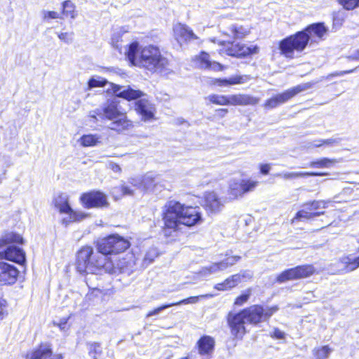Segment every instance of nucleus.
Masks as SVG:
<instances>
[{
    "instance_id": "25",
    "label": "nucleus",
    "mask_w": 359,
    "mask_h": 359,
    "mask_svg": "<svg viewBox=\"0 0 359 359\" xmlns=\"http://www.w3.org/2000/svg\"><path fill=\"white\" fill-rule=\"evenodd\" d=\"M326 173L314 172H282L274 175L276 177L282 178L285 180H292L298 177H304L309 176H323Z\"/></svg>"
},
{
    "instance_id": "24",
    "label": "nucleus",
    "mask_w": 359,
    "mask_h": 359,
    "mask_svg": "<svg viewBox=\"0 0 359 359\" xmlns=\"http://www.w3.org/2000/svg\"><path fill=\"white\" fill-rule=\"evenodd\" d=\"M207 295L205 296H197V297H188L187 299H182L180 302H175V303H171V304H163L155 309H154L153 311H149L146 317L147 318H149L151 316H155V315H158L161 311L165 309H168L169 307H171L172 306H177V305H182V304H196L198 302L199 300V298L200 297H206Z\"/></svg>"
},
{
    "instance_id": "62",
    "label": "nucleus",
    "mask_w": 359,
    "mask_h": 359,
    "mask_svg": "<svg viewBox=\"0 0 359 359\" xmlns=\"http://www.w3.org/2000/svg\"><path fill=\"white\" fill-rule=\"evenodd\" d=\"M218 112L219 113L220 116H224L228 113L227 109H218Z\"/></svg>"
},
{
    "instance_id": "57",
    "label": "nucleus",
    "mask_w": 359,
    "mask_h": 359,
    "mask_svg": "<svg viewBox=\"0 0 359 359\" xmlns=\"http://www.w3.org/2000/svg\"><path fill=\"white\" fill-rule=\"evenodd\" d=\"M236 275L241 276V282L242 280L250 279L252 276V273L249 271H243L241 273H237Z\"/></svg>"
},
{
    "instance_id": "44",
    "label": "nucleus",
    "mask_w": 359,
    "mask_h": 359,
    "mask_svg": "<svg viewBox=\"0 0 359 359\" xmlns=\"http://www.w3.org/2000/svg\"><path fill=\"white\" fill-rule=\"evenodd\" d=\"M330 203V201H313V202L306 204L305 205H310L311 208L309 210H317L318 208H327V204Z\"/></svg>"
},
{
    "instance_id": "10",
    "label": "nucleus",
    "mask_w": 359,
    "mask_h": 359,
    "mask_svg": "<svg viewBox=\"0 0 359 359\" xmlns=\"http://www.w3.org/2000/svg\"><path fill=\"white\" fill-rule=\"evenodd\" d=\"M278 310L277 306L264 308L261 306L254 305L241 311L247 323L257 324L262 320L269 318Z\"/></svg>"
},
{
    "instance_id": "9",
    "label": "nucleus",
    "mask_w": 359,
    "mask_h": 359,
    "mask_svg": "<svg viewBox=\"0 0 359 359\" xmlns=\"http://www.w3.org/2000/svg\"><path fill=\"white\" fill-rule=\"evenodd\" d=\"M259 184V182L251 178H232L229 182V194L232 200L243 197L252 192Z\"/></svg>"
},
{
    "instance_id": "58",
    "label": "nucleus",
    "mask_w": 359,
    "mask_h": 359,
    "mask_svg": "<svg viewBox=\"0 0 359 359\" xmlns=\"http://www.w3.org/2000/svg\"><path fill=\"white\" fill-rule=\"evenodd\" d=\"M6 302L4 299H0V318H3L6 314Z\"/></svg>"
},
{
    "instance_id": "19",
    "label": "nucleus",
    "mask_w": 359,
    "mask_h": 359,
    "mask_svg": "<svg viewBox=\"0 0 359 359\" xmlns=\"http://www.w3.org/2000/svg\"><path fill=\"white\" fill-rule=\"evenodd\" d=\"M62 215L61 223L67 226L74 222H79L88 217L87 213L82 211L74 210L71 206L60 212Z\"/></svg>"
},
{
    "instance_id": "8",
    "label": "nucleus",
    "mask_w": 359,
    "mask_h": 359,
    "mask_svg": "<svg viewBox=\"0 0 359 359\" xmlns=\"http://www.w3.org/2000/svg\"><path fill=\"white\" fill-rule=\"evenodd\" d=\"M96 246L98 252L111 256L127 250L130 243L127 239L114 234L98 240Z\"/></svg>"
},
{
    "instance_id": "40",
    "label": "nucleus",
    "mask_w": 359,
    "mask_h": 359,
    "mask_svg": "<svg viewBox=\"0 0 359 359\" xmlns=\"http://www.w3.org/2000/svg\"><path fill=\"white\" fill-rule=\"evenodd\" d=\"M241 259L239 256H231L226 258L225 259L220 262L221 266H222L224 271L227 268L234 265L236 262H238Z\"/></svg>"
},
{
    "instance_id": "61",
    "label": "nucleus",
    "mask_w": 359,
    "mask_h": 359,
    "mask_svg": "<svg viewBox=\"0 0 359 359\" xmlns=\"http://www.w3.org/2000/svg\"><path fill=\"white\" fill-rule=\"evenodd\" d=\"M354 69H351V70H348V71H342V72H336L335 74H332L333 76H343L346 74H350V73H352L353 72Z\"/></svg>"
},
{
    "instance_id": "35",
    "label": "nucleus",
    "mask_w": 359,
    "mask_h": 359,
    "mask_svg": "<svg viewBox=\"0 0 359 359\" xmlns=\"http://www.w3.org/2000/svg\"><path fill=\"white\" fill-rule=\"evenodd\" d=\"M157 183L156 177L152 173H147L142 176V190L151 191Z\"/></svg>"
},
{
    "instance_id": "28",
    "label": "nucleus",
    "mask_w": 359,
    "mask_h": 359,
    "mask_svg": "<svg viewBox=\"0 0 359 359\" xmlns=\"http://www.w3.org/2000/svg\"><path fill=\"white\" fill-rule=\"evenodd\" d=\"M69 196L65 193L58 192L57 193L53 198V203L54 207L57 210L60 212L62 210H65L70 206L69 203Z\"/></svg>"
},
{
    "instance_id": "34",
    "label": "nucleus",
    "mask_w": 359,
    "mask_h": 359,
    "mask_svg": "<svg viewBox=\"0 0 359 359\" xmlns=\"http://www.w3.org/2000/svg\"><path fill=\"white\" fill-rule=\"evenodd\" d=\"M333 349L329 346L316 347L313 350V355L315 359H327Z\"/></svg>"
},
{
    "instance_id": "46",
    "label": "nucleus",
    "mask_w": 359,
    "mask_h": 359,
    "mask_svg": "<svg viewBox=\"0 0 359 359\" xmlns=\"http://www.w3.org/2000/svg\"><path fill=\"white\" fill-rule=\"evenodd\" d=\"M250 294H251V290L249 289L246 291L245 293L238 297L236 299L234 304L237 306L243 305L244 303H245L248 300Z\"/></svg>"
},
{
    "instance_id": "7",
    "label": "nucleus",
    "mask_w": 359,
    "mask_h": 359,
    "mask_svg": "<svg viewBox=\"0 0 359 359\" xmlns=\"http://www.w3.org/2000/svg\"><path fill=\"white\" fill-rule=\"evenodd\" d=\"M210 103L217 105L246 106L256 105L259 98L248 94H233L230 95L211 94L205 97Z\"/></svg>"
},
{
    "instance_id": "51",
    "label": "nucleus",
    "mask_w": 359,
    "mask_h": 359,
    "mask_svg": "<svg viewBox=\"0 0 359 359\" xmlns=\"http://www.w3.org/2000/svg\"><path fill=\"white\" fill-rule=\"evenodd\" d=\"M198 278H205L211 276L210 272L209 271V269L208 266L202 267L201 270L196 273Z\"/></svg>"
},
{
    "instance_id": "29",
    "label": "nucleus",
    "mask_w": 359,
    "mask_h": 359,
    "mask_svg": "<svg viewBox=\"0 0 359 359\" xmlns=\"http://www.w3.org/2000/svg\"><path fill=\"white\" fill-rule=\"evenodd\" d=\"M198 61L201 68L203 69H212L214 70L222 69V66L219 63L216 62H211L210 60L209 55L206 53H202L198 57Z\"/></svg>"
},
{
    "instance_id": "18",
    "label": "nucleus",
    "mask_w": 359,
    "mask_h": 359,
    "mask_svg": "<svg viewBox=\"0 0 359 359\" xmlns=\"http://www.w3.org/2000/svg\"><path fill=\"white\" fill-rule=\"evenodd\" d=\"M203 207L208 214H217L224 208V203L213 191L205 194Z\"/></svg>"
},
{
    "instance_id": "53",
    "label": "nucleus",
    "mask_w": 359,
    "mask_h": 359,
    "mask_svg": "<svg viewBox=\"0 0 359 359\" xmlns=\"http://www.w3.org/2000/svg\"><path fill=\"white\" fill-rule=\"evenodd\" d=\"M101 112V109H97L95 111H92L89 113V117L93 119V122L96 123L98 121L97 116H99L101 119H102V116Z\"/></svg>"
},
{
    "instance_id": "50",
    "label": "nucleus",
    "mask_w": 359,
    "mask_h": 359,
    "mask_svg": "<svg viewBox=\"0 0 359 359\" xmlns=\"http://www.w3.org/2000/svg\"><path fill=\"white\" fill-rule=\"evenodd\" d=\"M89 353L95 354H100L102 353L101 347L98 343H91L89 344Z\"/></svg>"
},
{
    "instance_id": "4",
    "label": "nucleus",
    "mask_w": 359,
    "mask_h": 359,
    "mask_svg": "<svg viewBox=\"0 0 359 359\" xmlns=\"http://www.w3.org/2000/svg\"><path fill=\"white\" fill-rule=\"evenodd\" d=\"M76 269L80 273L113 274V259L111 256L94 252L90 246L81 248L77 253Z\"/></svg>"
},
{
    "instance_id": "43",
    "label": "nucleus",
    "mask_w": 359,
    "mask_h": 359,
    "mask_svg": "<svg viewBox=\"0 0 359 359\" xmlns=\"http://www.w3.org/2000/svg\"><path fill=\"white\" fill-rule=\"evenodd\" d=\"M129 184H130L135 189L142 190V176L131 177L128 180Z\"/></svg>"
},
{
    "instance_id": "39",
    "label": "nucleus",
    "mask_w": 359,
    "mask_h": 359,
    "mask_svg": "<svg viewBox=\"0 0 359 359\" xmlns=\"http://www.w3.org/2000/svg\"><path fill=\"white\" fill-rule=\"evenodd\" d=\"M107 81L99 76H94L88 81V88L91 89L97 87L104 86L107 83Z\"/></svg>"
},
{
    "instance_id": "15",
    "label": "nucleus",
    "mask_w": 359,
    "mask_h": 359,
    "mask_svg": "<svg viewBox=\"0 0 359 359\" xmlns=\"http://www.w3.org/2000/svg\"><path fill=\"white\" fill-rule=\"evenodd\" d=\"M109 85L111 86L110 90H111L117 97L126 99L127 100L141 98L144 95L143 92L138 90H135L129 86H121L112 83H110Z\"/></svg>"
},
{
    "instance_id": "60",
    "label": "nucleus",
    "mask_w": 359,
    "mask_h": 359,
    "mask_svg": "<svg viewBox=\"0 0 359 359\" xmlns=\"http://www.w3.org/2000/svg\"><path fill=\"white\" fill-rule=\"evenodd\" d=\"M57 325L62 331H66L68 329L66 320H61Z\"/></svg>"
},
{
    "instance_id": "49",
    "label": "nucleus",
    "mask_w": 359,
    "mask_h": 359,
    "mask_svg": "<svg viewBox=\"0 0 359 359\" xmlns=\"http://www.w3.org/2000/svg\"><path fill=\"white\" fill-rule=\"evenodd\" d=\"M208 267L211 275L224 271L222 266H221L220 262L212 263L211 264L208 266Z\"/></svg>"
},
{
    "instance_id": "42",
    "label": "nucleus",
    "mask_w": 359,
    "mask_h": 359,
    "mask_svg": "<svg viewBox=\"0 0 359 359\" xmlns=\"http://www.w3.org/2000/svg\"><path fill=\"white\" fill-rule=\"evenodd\" d=\"M158 255V251L156 248H150L146 253L144 259V262L147 264L152 262L156 257Z\"/></svg>"
},
{
    "instance_id": "20",
    "label": "nucleus",
    "mask_w": 359,
    "mask_h": 359,
    "mask_svg": "<svg viewBox=\"0 0 359 359\" xmlns=\"http://www.w3.org/2000/svg\"><path fill=\"white\" fill-rule=\"evenodd\" d=\"M135 110L144 121L152 119L154 116L155 107L148 99L144 97L135 103Z\"/></svg>"
},
{
    "instance_id": "16",
    "label": "nucleus",
    "mask_w": 359,
    "mask_h": 359,
    "mask_svg": "<svg viewBox=\"0 0 359 359\" xmlns=\"http://www.w3.org/2000/svg\"><path fill=\"white\" fill-rule=\"evenodd\" d=\"M228 323L231 334L236 337H242L245 333V324L247 321L241 312L236 314H229Z\"/></svg>"
},
{
    "instance_id": "63",
    "label": "nucleus",
    "mask_w": 359,
    "mask_h": 359,
    "mask_svg": "<svg viewBox=\"0 0 359 359\" xmlns=\"http://www.w3.org/2000/svg\"><path fill=\"white\" fill-rule=\"evenodd\" d=\"M351 57L353 60H359V49Z\"/></svg>"
},
{
    "instance_id": "5",
    "label": "nucleus",
    "mask_w": 359,
    "mask_h": 359,
    "mask_svg": "<svg viewBox=\"0 0 359 359\" xmlns=\"http://www.w3.org/2000/svg\"><path fill=\"white\" fill-rule=\"evenodd\" d=\"M219 31L223 36L229 39L228 43L230 46L225 50L228 55L242 57L258 53L259 48L257 46H247L241 43H233V41L248 36L250 32V28L238 23L223 22L219 25Z\"/></svg>"
},
{
    "instance_id": "6",
    "label": "nucleus",
    "mask_w": 359,
    "mask_h": 359,
    "mask_svg": "<svg viewBox=\"0 0 359 359\" xmlns=\"http://www.w3.org/2000/svg\"><path fill=\"white\" fill-rule=\"evenodd\" d=\"M100 109L102 119L111 121L108 126L109 129L120 133L132 128V122L127 118L123 113L118 110L115 102H107Z\"/></svg>"
},
{
    "instance_id": "31",
    "label": "nucleus",
    "mask_w": 359,
    "mask_h": 359,
    "mask_svg": "<svg viewBox=\"0 0 359 359\" xmlns=\"http://www.w3.org/2000/svg\"><path fill=\"white\" fill-rule=\"evenodd\" d=\"M340 261L347 272L353 271L359 268V256L353 257L352 255H348L342 257Z\"/></svg>"
},
{
    "instance_id": "11",
    "label": "nucleus",
    "mask_w": 359,
    "mask_h": 359,
    "mask_svg": "<svg viewBox=\"0 0 359 359\" xmlns=\"http://www.w3.org/2000/svg\"><path fill=\"white\" fill-rule=\"evenodd\" d=\"M309 85L307 83L298 85L287 90L277 94L270 99H268L264 103V107L266 109H273L280 104H282L289 100L292 99L298 93L304 91L309 88Z\"/></svg>"
},
{
    "instance_id": "13",
    "label": "nucleus",
    "mask_w": 359,
    "mask_h": 359,
    "mask_svg": "<svg viewBox=\"0 0 359 359\" xmlns=\"http://www.w3.org/2000/svg\"><path fill=\"white\" fill-rule=\"evenodd\" d=\"M82 204L87 208H103L109 205L107 196L100 191H91L81 196Z\"/></svg>"
},
{
    "instance_id": "2",
    "label": "nucleus",
    "mask_w": 359,
    "mask_h": 359,
    "mask_svg": "<svg viewBox=\"0 0 359 359\" xmlns=\"http://www.w3.org/2000/svg\"><path fill=\"white\" fill-rule=\"evenodd\" d=\"M163 219L165 236L180 229L182 224L192 226L202 222L199 207L186 206L176 201H170L165 206Z\"/></svg>"
},
{
    "instance_id": "48",
    "label": "nucleus",
    "mask_w": 359,
    "mask_h": 359,
    "mask_svg": "<svg viewBox=\"0 0 359 359\" xmlns=\"http://www.w3.org/2000/svg\"><path fill=\"white\" fill-rule=\"evenodd\" d=\"M43 18L44 20H48L49 19H57L60 18V14L55 11H43L42 12Z\"/></svg>"
},
{
    "instance_id": "26",
    "label": "nucleus",
    "mask_w": 359,
    "mask_h": 359,
    "mask_svg": "<svg viewBox=\"0 0 359 359\" xmlns=\"http://www.w3.org/2000/svg\"><path fill=\"white\" fill-rule=\"evenodd\" d=\"M101 135L98 134L83 135L78 142L83 147H95L101 143Z\"/></svg>"
},
{
    "instance_id": "55",
    "label": "nucleus",
    "mask_w": 359,
    "mask_h": 359,
    "mask_svg": "<svg viewBox=\"0 0 359 359\" xmlns=\"http://www.w3.org/2000/svg\"><path fill=\"white\" fill-rule=\"evenodd\" d=\"M107 168L116 173H121L122 171L121 167L114 162H109L107 165Z\"/></svg>"
},
{
    "instance_id": "27",
    "label": "nucleus",
    "mask_w": 359,
    "mask_h": 359,
    "mask_svg": "<svg viewBox=\"0 0 359 359\" xmlns=\"http://www.w3.org/2000/svg\"><path fill=\"white\" fill-rule=\"evenodd\" d=\"M199 353L201 355H210L214 348L215 341L209 337L205 336L198 341Z\"/></svg>"
},
{
    "instance_id": "3",
    "label": "nucleus",
    "mask_w": 359,
    "mask_h": 359,
    "mask_svg": "<svg viewBox=\"0 0 359 359\" xmlns=\"http://www.w3.org/2000/svg\"><path fill=\"white\" fill-rule=\"evenodd\" d=\"M126 56L130 62L151 72L162 71L168 65V60L162 56L159 49L154 46H140L133 42L128 46Z\"/></svg>"
},
{
    "instance_id": "47",
    "label": "nucleus",
    "mask_w": 359,
    "mask_h": 359,
    "mask_svg": "<svg viewBox=\"0 0 359 359\" xmlns=\"http://www.w3.org/2000/svg\"><path fill=\"white\" fill-rule=\"evenodd\" d=\"M58 38L65 43H72L74 39L73 32H61L57 34Z\"/></svg>"
},
{
    "instance_id": "32",
    "label": "nucleus",
    "mask_w": 359,
    "mask_h": 359,
    "mask_svg": "<svg viewBox=\"0 0 359 359\" xmlns=\"http://www.w3.org/2000/svg\"><path fill=\"white\" fill-rule=\"evenodd\" d=\"M134 189L125 184L120 187H115L111 189V194L115 199H118L123 196H133Z\"/></svg>"
},
{
    "instance_id": "64",
    "label": "nucleus",
    "mask_w": 359,
    "mask_h": 359,
    "mask_svg": "<svg viewBox=\"0 0 359 359\" xmlns=\"http://www.w3.org/2000/svg\"><path fill=\"white\" fill-rule=\"evenodd\" d=\"M323 214H324L323 212H313V213L311 212L312 218L315 217H318Z\"/></svg>"
},
{
    "instance_id": "14",
    "label": "nucleus",
    "mask_w": 359,
    "mask_h": 359,
    "mask_svg": "<svg viewBox=\"0 0 359 359\" xmlns=\"http://www.w3.org/2000/svg\"><path fill=\"white\" fill-rule=\"evenodd\" d=\"M0 258L6 259L19 264H23L25 262V253L18 247L15 245H8L5 248L0 250Z\"/></svg>"
},
{
    "instance_id": "41",
    "label": "nucleus",
    "mask_w": 359,
    "mask_h": 359,
    "mask_svg": "<svg viewBox=\"0 0 359 359\" xmlns=\"http://www.w3.org/2000/svg\"><path fill=\"white\" fill-rule=\"evenodd\" d=\"M339 1L346 10H353L359 6V0H339Z\"/></svg>"
},
{
    "instance_id": "56",
    "label": "nucleus",
    "mask_w": 359,
    "mask_h": 359,
    "mask_svg": "<svg viewBox=\"0 0 359 359\" xmlns=\"http://www.w3.org/2000/svg\"><path fill=\"white\" fill-rule=\"evenodd\" d=\"M340 142L339 138H330L327 140H323L324 145L327 146H333L338 144Z\"/></svg>"
},
{
    "instance_id": "17",
    "label": "nucleus",
    "mask_w": 359,
    "mask_h": 359,
    "mask_svg": "<svg viewBox=\"0 0 359 359\" xmlns=\"http://www.w3.org/2000/svg\"><path fill=\"white\" fill-rule=\"evenodd\" d=\"M19 271L13 265L0 262V283L13 284L17 280Z\"/></svg>"
},
{
    "instance_id": "12",
    "label": "nucleus",
    "mask_w": 359,
    "mask_h": 359,
    "mask_svg": "<svg viewBox=\"0 0 359 359\" xmlns=\"http://www.w3.org/2000/svg\"><path fill=\"white\" fill-rule=\"evenodd\" d=\"M314 269L311 265L298 266L283 271L277 276L276 281L282 283L288 280L304 278L312 275Z\"/></svg>"
},
{
    "instance_id": "38",
    "label": "nucleus",
    "mask_w": 359,
    "mask_h": 359,
    "mask_svg": "<svg viewBox=\"0 0 359 359\" xmlns=\"http://www.w3.org/2000/svg\"><path fill=\"white\" fill-rule=\"evenodd\" d=\"M62 14L67 17L69 16L72 19L76 17L75 6L69 0L65 1L62 3Z\"/></svg>"
},
{
    "instance_id": "30",
    "label": "nucleus",
    "mask_w": 359,
    "mask_h": 359,
    "mask_svg": "<svg viewBox=\"0 0 359 359\" xmlns=\"http://www.w3.org/2000/svg\"><path fill=\"white\" fill-rule=\"evenodd\" d=\"M239 283L241 276L234 274L227 278L223 283L216 284L215 288L217 290H226L236 287Z\"/></svg>"
},
{
    "instance_id": "23",
    "label": "nucleus",
    "mask_w": 359,
    "mask_h": 359,
    "mask_svg": "<svg viewBox=\"0 0 359 359\" xmlns=\"http://www.w3.org/2000/svg\"><path fill=\"white\" fill-rule=\"evenodd\" d=\"M250 79L249 75H233L227 79H215L214 83L221 87H226L245 83L248 82Z\"/></svg>"
},
{
    "instance_id": "59",
    "label": "nucleus",
    "mask_w": 359,
    "mask_h": 359,
    "mask_svg": "<svg viewBox=\"0 0 359 359\" xmlns=\"http://www.w3.org/2000/svg\"><path fill=\"white\" fill-rule=\"evenodd\" d=\"M323 145H324L323 139L316 140L313 142L309 143L307 148L320 147Z\"/></svg>"
},
{
    "instance_id": "33",
    "label": "nucleus",
    "mask_w": 359,
    "mask_h": 359,
    "mask_svg": "<svg viewBox=\"0 0 359 359\" xmlns=\"http://www.w3.org/2000/svg\"><path fill=\"white\" fill-rule=\"evenodd\" d=\"M21 243H22V238L20 235L14 233H8L5 234L0 239V248H3L7 244Z\"/></svg>"
},
{
    "instance_id": "36",
    "label": "nucleus",
    "mask_w": 359,
    "mask_h": 359,
    "mask_svg": "<svg viewBox=\"0 0 359 359\" xmlns=\"http://www.w3.org/2000/svg\"><path fill=\"white\" fill-rule=\"evenodd\" d=\"M337 163V161L334 158H323L317 161L310 162L309 166L311 168H330L332 165Z\"/></svg>"
},
{
    "instance_id": "52",
    "label": "nucleus",
    "mask_w": 359,
    "mask_h": 359,
    "mask_svg": "<svg viewBox=\"0 0 359 359\" xmlns=\"http://www.w3.org/2000/svg\"><path fill=\"white\" fill-rule=\"evenodd\" d=\"M285 334L280 330L278 328H275L271 334V337L277 339H285Z\"/></svg>"
},
{
    "instance_id": "45",
    "label": "nucleus",
    "mask_w": 359,
    "mask_h": 359,
    "mask_svg": "<svg viewBox=\"0 0 359 359\" xmlns=\"http://www.w3.org/2000/svg\"><path fill=\"white\" fill-rule=\"evenodd\" d=\"M311 218H312L311 212L302 210L296 214L295 217L292 219V222L294 223L296 220H302L303 219H309Z\"/></svg>"
},
{
    "instance_id": "1",
    "label": "nucleus",
    "mask_w": 359,
    "mask_h": 359,
    "mask_svg": "<svg viewBox=\"0 0 359 359\" xmlns=\"http://www.w3.org/2000/svg\"><path fill=\"white\" fill-rule=\"evenodd\" d=\"M328 28L324 23H314L308 26L305 29L291 35L279 43L280 53L287 58H294V52L303 51L310 43H318L324 40Z\"/></svg>"
},
{
    "instance_id": "22",
    "label": "nucleus",
    "mask_w": 359,
    "mask_h": 359,
    "mask_svg": "<svg viewBox=\"0 0 359 359\" xmlns=\"http://www.w3.org/2000/svg\"><path fill=\"white\" fill-rule=\"evenodd\" d=\"M174 33L176 39L180 42H187L198 39L197 36L187 26L178 24L174 27Z\"/></svg>"
},
{
    "instance_id": "37",
    "label": "nucleus",
    "mask_w": 359,
    "mask_h": 359,
    "mask_svg": "<svg viewBox=\"0 0 359 359\" xmlns=\"http://www.w3.org/2000/svg\"><path fill=\"white\" fill-rule=\"evenodd\" d=\"M114 272L113 273H121L128 267L129 262L123 257H112Z\"/></svg>"
},
{
    "instance_id": "54",
    "label": "nucleus",
    "mask_w": 359,
    "mask_h": 359,
    "mask_svg": "<svg viewBox=\"0 0 359 359\" xmlns=\"http://www.w3.org/2000/svg\"><path fill=\"white\" fill-rule=\"evenodd\" d=\"M260 172L262 175H268L271 170V166L269 163H262L259 165Z\"/></svg>"
},
{
    "instance_id": "21",
    "label": "nucleus",
    "mask_w": 359,
    "mask_h": 359,
    "mask_svg": "<svg viewBox=\"0 0 359 359\" xmlns=\"http://www.w3.org/2000/svg\"><path fill=\"white\" fill-rule=\"evenodd\" d=\"M27 359H63V356L60 353L53 354L49 346L41 345L28 353Z\"/></svg>"
}]
</instances>
